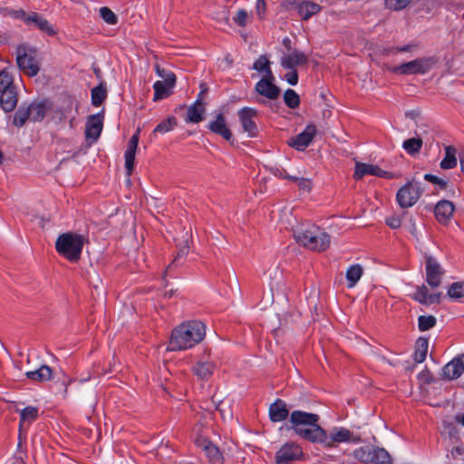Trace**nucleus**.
<instances>
[{"mask_svg":"<svg viewBox=\"0 0 464 464\" xmlns=\"http://www.w3.org/2000/svg\"><path fill=\"white\" fill-rule=\"evenodd\" d=\"M372 446H365L356 449L353 451V457L364 463H372Z\"/></svg>","mask_w":464,"mask_h":464,"instance_id":"42","label":"nucleus"},{"mask_svg":"<svg viewBox=\"0 0 464 464\" xmlns=\"http://www.w3.org/2000/svg\"><path fill=\"white\" fill-rule=\"evenodd\" d=\"M289 415V410L286 403L282 400H276L269 407V417L273 422H278L285 420Z\"/></svg>","mask_w":464,"mask_h":464,"instance_id":"25","label":"nucleus"},{"mask_svg":"<svg viewBox=\"0 0 464 464\" xmlns=\"http://www.w3.org/2000/svg\"><path fill=\"white\" fill-rule=\"evenodd\" d=\"M448 296L452 299L464 298V281L456 282L450 285L447 293Z\"/></svg>","mask_w":464,"mask_h":464,"instance_id":"45","label":"nucleus"},{"mask_svg":"<svg viewBox=\"0 0 464 464\" xmlns=\"http://www.w3.org/2000/svg\"><path fill=\"white\" fill-rule=\"evenodd\" d=\"M412 298L423 304H430L439 303L440 301V294L429 295L428 287L424 285L419 286L416 292L412 295Z\"/></svg>","mask_w":464,"mask_h":464,"instance_id":"28","label":"nucleus"},{"mask_svg":"<svg viewBox=\"0 0 464 464\" xmlns=\"http://www.w3.org/2000/svg\"><path fill=\"white\" fill-rule=\"evenodd\" d=\"M107 97V91L105 86L101 83L99 86L92 90V103L98 107L100 106Z\"/></svg>","mask_w":464,"mask_h":464,"instance_id":"43","label":"nucleus"},{"mask_svg":"<svg viewBox=\"0 0 464 464\" xmlns=\"http://www.w3.org/2000/svg\"><path fill=\"white\" fill-rule=\"evenodd\" d=\"M385 5L391 10H401L406 7V0H385Z\"/></svg>","mask_w":464,"mask_h":464,"instance_id":"52","label":"nucleus"},{"mask_svg":"<svg viewBox=\"0 0 464 464\" xmlns=\"http://www.w3.org/2000/svg\"><path fill=\"white\" fill-rule=\"evenodd\" d=\"M411 8L417 14H430L439 10L440 2L439 0H411L408 1Z\"/></svg>","mask_w":464,"mask_h":464,"instance_id":"22","label":"nucleus"},{"mask_svg":"<svg viewBox=\"0 0 464 464\" xmlns=\"http://www.w3.org/2000/svg\"><path fill=\"white\" fill-rule=\"evenodd\" d=\"M233 20L237 24L240 26H246L248 23V14L246 10L240 9L237 11Z\"/></svg>","mask_w":464,"mask_h":464,"instance_id":"51","label":"nucleus"},{"mask_svg":"<svg viewBox=\"0 0 464 464\" xmlns=\"http://www.w3.org/2000/svg\"><path fill=\"white\" fill-rule=\"evenodd\" d=\"M372 464H392V458L384 449L373 447Z\"/></svg>","mask_w":464,"mask_h":464,"instance_id":"41","label":"nucleus"},{"mask_svg":"<svg viewBox=\"0 0 464 464\" xmlns=\"http://www.w3.org/2000/svg\"><path fill=\"white\" fill-rule=\"evenodd\" d=\"M16 63L21 71L28 76H35L40 68L34 48L21 45L16 50Z\"/></svg>","mask_w":464,"mask_h":464,"instance_id":"5","label":"nucleus"},{"mask_svg":"<svg viewBox=\"0 0 464 464\" xmlns=\"http://www.w3.org/2000/svg\"><path fill=\"white\" fill-rule=\"evenodd\" d=\"M30 116L34 121H42L47 112V104L45 102H34L28 106Z\"/></svg>","mask_w":464,"mask_h":464,"instance_id":"34","label":"nucleus"},{"mask_svg":"<svg viewBox=\"0 0 464 464\" xmlns=\"http://www.w3.org/2000/svg\"><path fill=\"white\" fill-rule=\"evenodd\" d=\"M315 134L316 127L310 124L306 126L304 131L288 140L287 143L297 150H304L311 143Z\"/></svg>","mask_w":464,"mask_h":464,"instance_id":"11","label":"nucleus"},{"mask_svg":"<svg viewBox=\"0 0 464 464\" xmlns=\"http://www.w3.org/2000/svg\"><path fill=\"white\" fill-rule=\"evenodd\" d=\"M411 233L413 236H415V237H417V236H418V227H417V226H416V224H415V223H412V224H411Z\"/></svg>","mask_w":464,"mask_h":464,"instance_id":"64","label":"nucleus"},{"mask_svg":"<svg viewBox=\"0 0 464 464\" xmlns=\"http://www.w3.org/2000/svg\"><path fill=\"white\" fill-rule=\"evenodd\" d=\"M425 265L427 283L432 287L439 286L443 275V270L440 265L432 256H426Z\"/></svg>","mask_w":464,"mask_h":464,"instance_id":"12","label":"nucleus"},{"mask_svg":"<svg viewBox=\"0 0 464 464\" xmlns=\"http://www.w3.org/2000/svg\"><path fill=\"white\" fill-rule=\"evenodd\" d=\"M156 72L160 77L164 78V81H157L153 84V100L160 101L169 97L172 93L176 76L173 72H169L164 75V70L160 69L159 65L156 66Z\"/></svg>","mask_w":464,"mask_h":464,"instance_id":"6","label":"nucleus"},{"mask_svg":"<svg viewBox=\"0 0 464 464\" xmlns=\"http://www.w3.org/2000/svg\"><path fill=\"white\" fill-rule=\"evenodd\" d=\"M196 442L204 450L209 464H223L224 458L218 447L205 439H198Z\"/></svg>","mask_w":464,"mask_h":464,"instance_id":"16","label":"nucleus"},{"mask_svg":"<svg viewBox=\"0 0 464 464\" xmlns=\"http://www.w3.org/2000/svg\"><path fill=\"white\" fill-rule=\"evenodd\" d=\"M266 6V5L265 0H257L256 1V8L257 14L260 17L265 14Z\"/></svg>","mask_w":464,"mask_h":464,"instance_id":"59","label":"nucleus"},{"mask_svg":"<svg viewBox=\"0 0 464 464\" xmlns=\"http://www.w3.org/2000/svg\"><path fill=\"white\" fill-rule=\"evenodd\" d=\"M429 343L428 339L420 337L414 345L413 358L416 362H422L426 359L428 353Z\"/></svg>","mask_w":464,"mask_h":464,"instance_id":"31","label":"nucleus"},{"mask_svg":"<svg viewBox=\"0 0 464 464\" xmlns=\"http://www.w3.org/2000/svg\"><path fill=\"white\" fill-rule=\"evenodd\" d=\"M280 177L284 178V179H287L289 180H292L294 182H297V180L300 179L298 177H295V176H290V175H283L282 173L280 174Z\"/></svg>","mask_w":464,"mask_h":464,"instance_id":"62","label":"nucleus"},{"mask_svg":"<svg viewBox=\"0 0 464 464\" xmlns=\"http://www.w3.org/2000/svg\"><path fill=\"white\" fill-rule=\"evenodd\" d=\"M439 63L436 56H425L408 61V74H424Z\"/></svg>","mask_w":464,"mask_h":464,"instance_id":"9","label":"nucleus"},{"mask_svg":"<svg viewBox=\"0 0 464 464\" xmlns=\"http://www.w3.org/2000/svg\"><path fill=\"white\" fill-rule=\"evenodd\" d=\"M253 69L264 73L263 77L274 78L270 68V62L266 55L259 56V58L254 63Z\"/></svg>","mask_w":464,"mask_h":464,"instance_id":"35","label":"nucleus"},{"mask_svg":"<svg viewBox=\"0 0 464 464\" xmlns=\"http://www.w3.org/2000/svg\"><path fill=\"white\" fill-rule=\"evenodd\" d=\"M30 117V109H28V106L22 105L16 111L13 123L16 127H22Z\"/></svg>","mask_w":464,"mask_h":464,"instance_id":"44","label":"nucleus"},{"mask_svg":"<svg viewBox=\"0 0 464 464\" xmlns=\"http://www.w3.org/2000/svg\"><path fill=\"white\" fill-rule=\"evenodd\" d=\"M320 10V5L312 2H304L298 7V12L304 20L309 19Z\"/></svg>","mask_w":464,"mask_h":464,"instance_id":"37","label":"nucleus"},{"mask_svg":"<svg viewBox=\"0 0 464 464\" xmlns=\"http://www.w3.org/2000/svg\"><path fill=\"white\" fill-rule=\"evenodd\" d=\"M424 179L431 183L439 185L441 188H445L447 187V181L438 178L437 176L426 174Z\"/></svg>","mask_w":464,"mask_h":464,"instance_id":"54","label":"nucleus"},{"mask_svg":"<svg viewBox=\"0 0 464 464\" xmlns=\"http://www.w3.org/2000/svg\"><path fill=\"white\" fill-rule=\"evenodd\" d=\"M455 212V205L450 200H440L434 207L436 220L441 225H448Z\"/></svg>","mask_w":464,"mask_h":464,"instance_id":"14","label":"nucleus"},{"mask_svg":"<svg viewBox=\"0 0 464 464\" xmlns=\"http://www.w3.org/2000/svg\"><path fill=\"white\" fill-rule=\"evenodd\" d=\"M393 72H400L401 74L406 73V64L403 63V64L400 65L399 67H394Z\"/></svg>","mask_w":464,"mask_h":464,"instance_id":"61","label":"nucleus"},{"mask_svg":"<svg viewBox=\"0 0 464 464\" xmlns=\"http://www.w3.org/2000/svg\"><path fill=\"white\" fill-rule=\"evenodd\" d=\"M237 116L242 129L249 137H256L258 128L255 119L257 117V111L250 107H244L237 111Z\"/></svg>","mask_w":464,"mask_h":464,"instance_id":"8","label":"nucleus"},{"mask_svg":"<svg viewBox=\"0 0 464 464\" xmlns=\"http://www.w3.org/2000/svg\"><path fill=\"white\" fill-rule=\"evenodd\" d=\"M205 106L203 102L197 99L196 102L188 108L186 122L198 123L203 120Z\"/></svg>","mask_w":464,"mask_h":464,"instance_id":"29","label":"nucleus"},{"mask_svg":"<svg viewBox=\"0 0 464 464\" xmlns=\"http://www.w3.org/2000/svg\"><path fill=\"white\" fill-rule=\"evenodd\" d=\"M26 377L34 382H46L53 376L52 369L47 365H42L35 371H30L25 373Z\"/></svg>","mask_w":464,"mask_h":464,"instance_id":"30","label":"nucleus"},{"mask_svg":"<svg viewBox=\"0 0 464 464\" xmlns=\"http://www.w3.org/2000/svg\"><path fill=\"white\" fill-rule=\"evenodd\" d=\"M85 238L82 235L67 232L61 234L55 241L57 253L70 262L81 259Z\"/></svg>","mask_w":464,"mask_h":464,"instance_id":"4","label":"nucleus"},{"mask_svg":"<svg viewBox=\"0 0 464 464\" xmlns=\"http://www.w3.org/2000/svg\"><path fill=\"white\" fill-rule=\"evenodd\" d=\"M295 241L305 248L313 251H324L331 244L330 235L315 225L297 227L294 232Z\"/></svg>","mask_w":464,"mask_h":464,"instance_id":"2","label":"nucleus"},{"mask_svg":"<svg viewBox=\"0 0 464 464\" xmlns=\"http://www.w3.org/2000/svg\"><path fill=\"white\" fill-rule=\"evenodd\" d=\"M457 165L456 150L452 146L445 149V157L440 162V168L443 169H450Z\"/></svg>","mask_w":464,"mask_h":464,"instance_id":"38","label":"nucleus"},{"mask_svg":"<svg viewBox=\"0 0 464 464\" xmlns=\"http://www.w3.org/2000/svg\"><path fill=\"white\" fill-rule=\"evenodd\" d=\"M15 88L13 85V77L12 75L6 71L3 70L0 72V92L6 91Z\"/></svg>","mask_w":464,"mask_h":464,"instance_id":"48","label":"nucleus"},{"mask_svg":"<svg viewBox=\"0 0 464 464\" xmlns=\"http://www.w3.org/2000/svg\"><path fill=\"white\" fill-rule=\"evenodd\" d=\"M464 372V354L452 359L443 367V376L448 380L459 378Z\"/></svg>","mask_w":464,"mask_h":464,"instance_id":"19","label":"nucleus"},{"mask_svg":"<svg viewBox=\"0 0 464 464\" xmlns=\"http://www.w3.org/2000/svg\"><path fill=\"white\" fill-rule=\"evenodd\" d=\"M292 71H290L289 72H287L285 75V80L287 81V82L291 85H296L297 82H298V74H297V72L294 69H291Z\"/></svg>","mask_w":464,"mask_h":464,"instance_id":"56","label":"nucleus"},{"mask_svg":"<svg viewBox=\"0 0 464 464\" xmlns=\"http://www.w3.org/2000/svg\"><path fill=\"white\" fill-rule=\"evenodd\" d=\"M350 441H355L353 432L344 427H335L329 433H324L323 446L334 448L339 443Z\"/></svg>","mask_w":464,"mask_h":464,"instance_id":"7","label":"nucleus"},{"mask_svg":"<svg viewBox=\"0 0 464 464\" xmlns=\"http://www.w3.org/2000/svg\"><path fill=\"white\" fill-rule=\"evenodd\" d=\"M100 14L108 24L114 25L118 22L117 16L109 7L104 6L100 8Z\"/></svg>","mask_w":464,"mask_h":464,"instance_id":"50","label":"nucleus"},{"mask_svg":"<svg viewBox=\"0 0 464 464\" xmlns=\"http://www.w3.org/2000/svg\"><path fill=\"white\" fill-rule=\"evenodd\" d=\"M423 147L421 135L408 138V155L417 157Z\"/></svg>","mask_w":464,"mask_h":464,"instance_id":"39","label":"nucleus"},{"mask_svg":"<svg viewBox=\"0 0 464 464\" xmlns=\"http://www.w3.org/2000/svg\"><path fill=\"white\" fill-rule=\"evenodd\" d=\"M303 454L302 449L294 442L284 444L276 454V461L278 464H290L298 459Z\"/></svg>","mask_w":464,"mask_h":464,"instance_id":"10","label":"nucleus"},{"mask_svg":"<svg viewBox=\"0 0 464 464\" xmlns=\"http://www.w3.org/2000/svg\"><path fill=\"white\" fill-rule=\"evenodd\" d=\"M177 125L176 119L174 117H169L167 120L159 123L154 129V133H166L173 130Z\"/></svg>","mask_w":464,"mask_h":464,"instance_id":"47","label":"nucleus"},{"mask_svg":"<svg viewBox=\"0 0 464 464\" xmlns=\"http://www.w3.org/2000/svg\"><path fill=\"white\" fill-rule=\"evenodd\" d=\"M421 116V111L419 108H414L408 111V117L411 119L417 121Z\"/></svg>","mask_w":464,"mask_h":464,"instance_id":"60","label":"nucleus"},{"mask_svg":"<svg viewBox=\"0 0 464 464\" xmlns=\"http://www.w3.org/2000/svg\"><path fill=\"white\" fill-rule=\"evenodd\" d=\"M283 44H284V45H285V48H287L289 51H292V50H291V45H290V44H291V41H290V39H289V38H285V39L283 40Z\"/></svg>","mask_w":464,"mask_h":464,"instance_id":"63","label":"nucleus"},{"mask_svg":"<svg viewBox=\"0 0 464 464\" xmlns=\"http://www.w3.org/2000/svg\"><path fill=\"white\" fill-rule=\"evenodd\" d=\"M387 174L388 173L386 171L382 170L377 165L356 162L353 178L355 179H360L365 175L386 177Z\"/></svg>","mask_w":464,"mask_h":464,"instance_id":"23","label":"nucleus"},{"mask_svg":"<svg viewBox=\"0 0 464 464\" xmlns=\"http://www.w3.org/2000/svg\"><path fill=\"white\" fill-rule=\"evenodd\" d=\"M103 114L97 113L88 117L85 128V135L87 139L96 140L102 130Z\"/></svg>","mask_w":464,"mask_h":464,"instance_id":"17","label":"nucleus"},{"mask_svg":"<svg viewBox=\"0 0 464 464\" xmlns=\"http://www.w3.org/2000/svg\"><path fill=\"white\" fill-rule=\"evenodd\" d=\"M74 107H76L75 101L71 97H67L64 100V104L55 111L56 117L62 121L72 114Z\"/></svg>","mask_w":464,"mask_h":464,"instance_id":"40","label":"nucleus"},{"mask_svg":"<svg viewBox=\"0 0 464 464\" xmlns=\"http://www.w3.org/2000/svg\"><path fill=\"white\" fill-rule=\"evenodd\" d=\"M295 433L304 440L323 445L325 430L318 425V422H315L304 429L298 428Z\"/></svg>","mask_w":464,"mask_h":464,"instance_id":"15","label":"nucleus"},{"mask_svg":"<svg viewBox=\"0 0 464 464\" xmlns=\"http://www.w3.org/2000/svg\"><path fill=\"white\" fill-rule=\"evenodd\" d=\"M423 192V188L420 182L411 180L408 183V207L414 205Z\"/></svg>","mask_w":464,"mask_h":464,"instance_id":"33","label":"nucleus"},{"mask_svg":"<svg viewBox=\"0 0 464 464\" xmlns=\"http://www.w3.org/2000/svg\"><path fill=\"white\" fill-rule=\"evenodd\" d=\"M38 417V409L33 406H28L23 409L20 412V430L24 424H31Z\"/></svg>","mask_w":464,"mask_h":464,"instance_id":"36","label":"nucleus"},{"mask_svg":"<svg viewBox=\"0 0 464 464\" xmlns=\"http://www.w3.org/2000/svg\"><path fill=\"white\" fill-rule=\"evenodd\" d=\"M308 57L305 53L296 49L292 50L289 53L285 54L281 59V65L286 69H294L295 66L306 64Z\"/></svg>","mask_w":464,"mask_h":464,"instance_id":"18","label":"nucleus"},{"mask_svg":"<svg viewBox=\"0 0 464 464\" xmlns=\"http://www.w3.org/2000/svg\"><path fill=\"white\" fill-rule=\"evenodd\" d=\"M206 335V327L200 321L180 324L173 329L168 350L181 351L190 349L200 343Z\"/></svg>","mask_w":464,"mask_h":464,"instance_id":"1","label":"nucleus"},{"mask_svg":"<svg viewBox=\"0 0 464 464\" xmlns=\"http://www.w3.org/2000/svg\"><path fill=\"white\" fill-rule=\"evenodd\" d=\"M406 186L401 187L397 193V201L401 208H406Z\"/></svg>","mask_w":464,"mask_h":464,"instance_id":"55","label":"nucleus"},{"mask_svg":"<svg viewBox=\"0 0 464 464\" xmlns=\"http://www.w3.org/2000/svg\"><path fill=\"white\" fill-rule=\"evenodd\" d=\"M0 105L5 112L13 111L18 102L17 92L15 88L0 92Z\"/></svg>","mask_w":464,"mask_h":464,"instance_id":"27","label":"nucleus"},{"mask_svg":"<svg viewBox=\"0 0 464 464\" xmlns=\"http://www.w3.org/2000/svg\"><path fill=\"white\" fill-rule=\"evenodd\" d=\"M216 369V363L210 361L200 360L192 368L193 373L200 380L210 378Z\"/></svg>","mask_w":464,"mask_h":464,"instance_id":"26","label":"nucleus"},{"mask_svg":"<svg viewBox=\"0 0 464 464\" xmlns=\"http://www.w3.org/2000/svg\"><path fill=\"white\" fill-rule=\"evenodd\" d=\"M208 129L227 140L232 139V133L227 128L226 118L222 113H218L216 119L208 123Z\"/></svg>","mask_w":464,"mask_h":464,"instance_id":"24","label":"nucleus"},{"mask_svg":"<svg viewBox=\"0 0 464 464\" xmlns=\"http://www.w3.org/2000/svg\"><path fill=\"white\" fill-rule=\"evenodd\" d=\"M436 324V318L433 315H420L418 319V326L420 331H427Z\"/></svg>","mask_w":464,"mask_h":464,"instance_id":"49","label":"nucleus"},{"mask_svg":"<svg viewBox=\"0 0 464 464\" xmlns=\"http://www.w3.org/2000/svg\"><path fill=\"white\" fill-rule=\"evenodd\" d=\"M284 101L285 104L291 109H295L300 104V99L298 94L292 89H288L285 91L284 94Z\"/></svg>","mask_w":464,"mask_h":464,"instance_id":"46","label":"nucleus"},{"mask_svg":"<svg viewBox=\"0 0 464 464\" xmlns=\"http://www.w3.org/2000/svg\"><path fill=\"white\" fill-rule=\"evenodd\" d=\"M319 416L314 413H308L302 411H294L290 414V422L295 432L298 430V428L304 429L312 424L318 422Z\"/></svg>","mask_w":464,"mask_h":464,"instance_id":"13","label":"nucleus"},{"mask_svg":"<svg viewBox=\"0 0 464 464\" xmlns=\"http://www.w3.org/2000/svg\"><path fill=\"white\" fill-rule=\"evenodd\" d=\"M363 274V269L361 265L356 264L348 267L345 277L348 281V287L353 288L361 279Z\"/></svg>","mask_w":464,"mask_h":464,"instance_id":"32","label":"nucleus"},{"mask_svg":"<svg viewBox=\"0 0 464 464\" xmlns=\"http://www.w3.org/2000/svg\"><path fill=\"white\" fill-rule=\"evenodd\" d=\"M274 78L262 77L256 84V91L268 99L274 100L278 97L280 90L273 83Z\"/></svg>","mask_w":464,"mask_h":464,"instance_id":"20","label":"nucleus"},{"mask_svg":"<svg viewBox=\"0 0 464 464\" xmlns=\"http://www.w3.org/2000/svg\"><path fill=\"white\" fill-rule=\"evenodd\" d=\"M0 14L22 21L30 28H36L49 36L57 34L54 26L42 14L36 12H26L24 9L0 8Z\"/></svg>","mask_w":464,"mask_h":464,"instance_id":"3","label":"nucleus"},{"mask_svg":"<svg viewBox=\"0 0 464 464\" xmlns=\"http://www.w3.org/2000/svg\"><path fill=\"white\" fill-rule=\"evenodd\" d=\"M387 225L392 228H398L401 224V218L391 217L386 219Z\"/></svg>","mask_w":464,"mask_h":464,"instance_id":"58","label":"nucleus"},{"mask_svg":"<svg viewBox=\"0 0 464 464\" xmlns=\"http://www.w3.org/2000/svg\"><path fill=\"white\" fill-rule=\"evenodd\" d=\"M418 379L424 383H429L432 381V376L430 372L428 371L427 368H424L420 373L418 374Z\"/></svg>","mask_w":464,"mask_h":464,"instance_id":"57","label":"nucleus"},{"mask_svg":"<svg viewBox=\"0 0 464 464\" xmlns=\"http://www.w3.org/2000/svg\"><path fill=\"white\" fill-rule=\"evenodd\" d=\"M300 190L309 192L312 188V181L305 178H300L296 182Z\"/></svg>","mask_w":464,"mask_h":464,"instance_id":"53","label":"nucleus"},{"mask_svg":"<svg viewBox=\"0 0 464 464\" xmlns=\"http://www.w3.org/2000/svg\"><path fill=\"white\" fill-rule=\"evenodd\" d=\"M139 133L138 130L135 134L130 139L128 143V148L125 151V168L127 170L128 176H130L133 169H134V161H135V154L139 144Z\"/></svg>","mask_w":464,"mask_h":464,"instance_id":"21","label":"nucleus"}]
</instances>
